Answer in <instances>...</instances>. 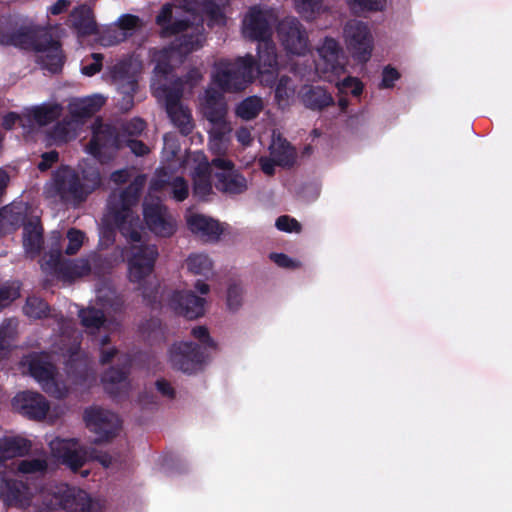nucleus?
Returning <instances> with one entry per match:
<instances>
[{
    "mask_svg": "<svg viewBox=\"0 0 512 512\" xmlns=\"http://www.w3.org/2000/svg\"><path fill=\"white\" fill-rule=\"evenodd\" d=\"M0 44L36 53L35 62L51 74L62 71L66 56L62 44L45 28L20 26L8 17H0Z\"/></svg>",
    "mask_w": 512,
    "mask_h": 512,
    "instance_id": "f257e3e1",
    "label": "nucleus"
},
{
    "mask_svg": "<svg viewBox=\"0 0 512 512\" xmlns=\"http://www.w3.org/2000/svg\"><path fill=\"white\" fill-rule=\"evenodd\" d=\"M143 189V181L135 179L120 193H111L107 208L120 234L131 243L141 241L142 222L132 210L137 205Z\"/></svg>",
    "mask_w": 512,
    "mask_h": 512,
    "instance_id": "f03ea898",
    "label": "nucleus"
},
{
    "mask_svg": "<svg viewBox=\"0 0 512 512\" xmlns=\"http://www.w3.org/2000/svg\"><path fill=\"white\" fill-rule=\"evenodd\" d=\"M256 60L251 54L234 60L222 59L216 64L213 81L222 92L236 93L253 82Z\"/></svg>",
    "mask_w": 512,
    "mask_h": 512,
    "instance_id": "7ed1b4c3",
    "label": "nucleus"
},
{
    "mask_svg": "<svg viewBox=\"0 0 512 512\" xmlns=\"http://www.w3.org/2000/svg\"><path fill=\"white\" fill-rule=\"evenodd\" d=\"M139 70L131 60H122L111 69V76L122 94L118 107L122 112L130 111L134 106V95L138 90Z\"/></svg>",
    "mask_w": 512,
    "mask_h": 512,
    "instance_id": "20e7f679",
    "label": "nucleus"
},
{
    "mask_svg": "<svg viewBox=\"0 0 512 512\" xmlns=\"http://www.w3.org/2000/svg\"><path fill=\"white\" fill-rule=\"evenodd\" d=\"M50 503L53 509L66 512H101L99 505L86 491L67 484L56 487Z\"/></svg>",
    "mask_w": 512,
    "mask_h": 512,
    "instance_id": "39448f33",
    "label": "nucleus"
},
{
    "mask_svg": "<svg viewBox=\"0 0 512 512\" xmlns=\"http://www.w3.org/2000/svg\"><path fill=\"white\" fill-rule=\"evenodd\" d=\"M343 36L352 57L366 63L373 50V37L368 25L360 20H349L344 26Z\"/></svg>",
    "mask_w": 512,
    "mask_h": 512,
    "instance_id": "423d86ee",
    "label": "nucleus"
},
{
    "mask_svg": "<svg viewBox=\"0 0 512 512\" xmlns=\"http://www.w3.org/2000/svg\"><path fill=\"white\" fill-rule=\"evenodd\" d=\"M83 418L86 427L95 434V443L112 440L121 428L120 419L115 413L99 407L85 409Z\"/></svg>",
    "mask_w": 512,
    "mask_h": 512,
    "instance_id": "0eeeda50",
    "label": "nucleus"
},
{
    "mask_svg": "<svg viewBox=\"0 0 512 512\" xmlns=\"http://www.w3.org/2000/svg\"><path fill=\"white\" fill-rule=\"evenodd\" d=\"M88 152L95 158L101 159L108 154L123 148L118 128L96 119L92 125V137L88 143Z\"/></svg>",
    "mask_w": 512,
    "mask_h": 512,
    "instance_id": "6e6552de",
    "label": "nucleus"
},
{
    "mask_svg": "<svg viewBox=\"0 0 512 512\" xmlns=\"http://www.w3.org/2000/svg\"><path fill=\"white\" fill-rule=\"evenodd\" d=\"M207 353L200 345L185 341L174 343L169 350V359L174 369L194 374L202 369Z\"/></svg>",
    "mask_w": 512,
    "mask_h": 512,
    "instance_id": "1a4fd4ad",
    "label": "nucleus"
},
{
    "mask_svg": "<svg viewBox=\"0 0 512 512\" xmlns=\"http://www.w3.org/2000/svg\"><path fill=\"white\" fill-rule=\"evenodd\" d=\"M158 256V247L154 244L132 245L127 258L129 280L140 283L149 276Z\"/></svg>",
    "mask_w": 512,
    "mask_h": 512,
    "instance_id": "9d476101",
    "label": "nucleus"
},
{
    "mask_svg": "<svg viewBox=\"0 0 512 512\" xmlns=\"http://www.w3.org/2000/svg\"><path fill=\"white\" fill-rule=\"evenodd\" d=\"M227 111L228 107L223 94L214 89L206 90L203 114L214 126L213 136L215 139L222 140L230 131L226 121Z\"/></svg>",
    "mask_w": 512,
    "mask_h": 512,
    "instance_id": "9b49d317",
    "label": "nucleus"
},
{
    "mask_svg": "<svg viewBox=\"0 0 512 512\" xmlns=\"http://www.w3.org/2000/svg\"><path fill=\"white\" fill-rule=\"evenodd\" d=\"M211 166L221 170L215 173V187L217 190L231 195L242 194L247 190L246 178L234 169L232 160L216 157L212 159Z\"/></svg>",
    "mask_w": 512,
    "mask_h": 512,
    "instance_id": "f8f14e48",
    "label": "nucleus"
},
{
    "mask_svg": "<svg viewBox=\"0 0 512 512\" xmlns=\"http://www.w3.org/2000/svg\"><path fill=\"white\" fill-rule=\"evenodd\" d=\"M277 33L284 49L291 54L304 55L308 48V36L300 21L286 17L277 26Z\"/></svg>",
    "mask_w": 512,
    "mask_h": 512,
    "instance_id": "ddd939ff",
    "label": "nucleus"
},
{
    "mask_svg": "<svg viewBox=\"0 0 512 512\" xmlns=\"http://www.w3.org/2000/svg\"><path fill=\"white\" fill-rule=\"evenodd\" d=\"M143 217L148 229L158 237L170 238L176 232V222L162 204H146Z\"/></svg>",
    "mask_w": 512,
    "mask_h": 512,
    "instance_id": "4468645a",
    "label": "nucleus"
},
{
    "mask_svg": "<svg viewBox=\"0 0 512 512\" xmlns=\"http://www.w3.org/2000/svg\"><path fill=\"white\" fill-rule=\"evenodd\" d=\"M47 264L53 268L55 273L64 281L72 282L77 278L90 274L87 256L77 259H62L60 250L52 251Z\"/></svg>",
    "mask_w": 512,
    "mask_h": 512,
    "instance_id": "2eb2a0df",
    "label": "nucleus"
},
{
    "mask_svg": "<svg viewBox=\"0 0 512 512\" xmlns=\"http://www.w3.org/2000/svg\"><path fill=\"white\" fill-rule=\"evenodd\" d=\"M12 407L15 411L28 419L42 420L46 417L50 405L42 394L32 391H23L12 399Z\"/></svg>",
    "mask_w": 512,
    "mask_h": 512,
    "instance_id": "dca6fc26",
    "label": "nucleus"
},
{
    "mask_svg": "<svg viewBox=\"0 0 512 512\" xmlns=\"http://www.w3.org/2000/svg\"><path fill=\"white\" fill-rule=\"evenodd\" d=\"M243 36L258 43L270 40L272 30L266 12L259 7H251L243 20Z\"/></svg>",
    "mask_w": 512,
    "mask_h": 512,
    "instance_id": "f3484780",
    "label": "nucleus"
},
{
    "mask_svg": "<svg viewBox=\"0 0 512 512\" xmlns=\"http://www.w3.org/2000/svg\"><path fill=\"white\" fill-rule=\"evenodd\" d=\"M173 309L189 320L204 315L206 300L192 291H175L170 300Z\"/></svg>",
    "mask_w": 512,
    "mask_h": 512,
    "instance_id": "a211bd4d",
    "label": "nucleus"
},
{
    "mask_svg": "<svg viewBox=\"0 0 512 512\" xmlns=\"http://www.w3.org/2000/svg\"><path fill=\"white\" fill-rule=\"evenodd\" d=\"M0 498L6 506L25 508L30 505V489L21 480L6 479L0 484Z\"/></svg>",
    "mask_w": 512,
    "mask_h": 512,
    "instance_id": "6ab92c4d",
    "label": "nucleus"
},
{
    "mask_svg": "<svg viewBox=\"0 0 512 512\" xmlns=\"http://www.w3.org/2000/svg\"><path fill=\"white\" fill-rule=\"evenodd\" d=\"M188 229L199 236L205 242H216L219 240L223 229L220 223L203 214H191L186 218Z\"/></svg>",
    "mask_w": 512,
    "mask_h": 512,
    "instance_id": "aec40b11",
    "label": "nucleus"
},
{
    "mask_svg": "<svg viewBox=\"0 0 512 512\" xmlns=\"http://www.w3.org/2000/svg\"><path fill=\"white\" fill-rule=\"evenodd\" d=\"M23 364L28 367L29 374L43 385L55 384L54 365L45 353H30L24 357Z\"/></svg>",
    "mask_w": 512,
    "mask_h": 512,
    "instance_id": "412c9836",
    "label": "nucleus"
},
{
    "mask_svg": "<svg viewBox=\"0 0 512 512\" xmlns=\"http://www.w3.org/2000/svg\"><path fill=\"white\" fill-rule=\"evenodd\" d=\"M66 372L77 385L89 386L96 380V373L88 358L76 352H73L67 360Z\"/></svg>",
    "mask_w": 512,
    "mask_h": 512,
    "instance_id": "4be33fe9",
    "label": "nucleus"
},
{
    "mask_svg": "<svg viewBox=\"0 0 512 512\" xmlns=\"http://www.w3.org/2000/svg\"><path fill=\"white\" fill-rule=\"evenodd\" d=\"M69 23L81 37L91 36L98 31L93 11L87 5L75 7L69 15Z\"/></svg>",
    "mask_w": 512,
    "mask_h": 512,
    "instance_id": "5701e85b",
    "label": "nucleus"
},
{
    "mask_svg": "<svg viewBox=\"0 0 512 512\" xmlns=\"http://www.w3.org/2000/svg\"><path fill=\"white\" fill-rule=\"evenodd\" d=\"M318 53L324 62L326 72L338 74L343 70L342 49L335 39L326 37Z\"/></svg>",
    "mask_w": 512,
    "mask_h": 512,
    "instance_id": "b1692460",
    "label": "nucleus"
},
{
    "mask_svg": "<svg viewBox=\"0 0 512 512\" xmlns=\"http://www.w3.org/2000/svg\"><path fill=\"white\" fill-rule=\"evenodd\" d=\"M55 189L63 201L73 200L78 203L85 201L87 195L90 193L85 184L82 183L76 175L71 176L67 180L57 178L55 181Z\"/></svg>",
    "mask_w": 512,
    "mask_h": 512,
    "instance_id": "393cba45",
    "label": "nucleus"
},
{
    "mask_svg": "<svg viewBox=\"0 0 512 512\" xmlns=\"http://www.w3.org/2000/svg\"><path fill=\"white\" fill-rule=\"evenodd\" d=\"M32 448L30 440L21 436H4L0 438V462L23 457L29 454Z\"/></svg>",
    "mask_w": 512,
    "mask_h": 512,
    "instance_id": "a878e982",
    "label": "nucleus"
},
{
    "mask_svg": "<svg viewBox=\"0 0 512 512\" xmlns=\"http://www.w3.org/2000/svg\"><path fill=\"white\" fill-rule=\"evenodd\" d=\"M301 100L303 105L313 111H322L334 105L332 95L323 87L307 86L303 89Z\"/></svg>",
    "mask_w": 512,
    "mask_h": 512,
    "instance_id": "bb28decb",
    "label": "nucleus"
},
{
    "mask_svg": "<svg viewBox=\"0 0 512 512\" xmlns=\"http://www.w3.org/2000/svg\"><path fill=\"white\" fill-rule=\"evenodd\" d=\"M26 219L22 207L7 205L0 209V236L20 228Z\"/></svg>",
    "mask_w": 512,
    "mask_h": 512,
    "instance_id": "cd10ccee",
    "label": "nucleus"
},
{
    "mask_svg": "<svg viewBox=\"0 0 512 512\" xmlns=\"http://www.w3.org/2000/svg\"><path fill=\"white\" fill-rule=\"evenodd\" d=\"M271 87H274V101L279 109L284 110L290 106L296 91V86L291 77L282 75L274 79Z\"/></svg>",
    "mask_w": 512,
    "mask_h": 512,
    "instance_id": "c85d7f7f",
    "label": "nucleus"
},
{
    "mask_svg": "<svg viewBox=\"0 0 512 512\" xmlns=\"http://www.w3.org/2000/svg\"><path fill=\"white\" fill-rule=\"evenodd\" d=\"M183 81L181 78L175 79L169 85L163 84L154 90V96L164 99L166 112L181 105L183 96Z\"/></svg>",
    "mask_w": 512,
    "mask_h": 512,
    "instance_id": "c756f323",
    "label": "nucleus"
},
{
    "mask_svg": "<svg viewBox=\"0 0 512 512\" xmlns=\"http://www.w3.org/2000/svg\"><path fill=\"white\" fill-rule=\"evenodd\" d=\"M258 61H256V72L266 74L270 69H274L278 65V57L276 47L272 40H266L258 43Z\"/></svg>",
    "mask_w": 512,
    "mask_h": 512,
    "instance_id": "7c9ffc66",
    "label": "nucleus"
},
{
    "mask_svg": "<svg viewBox=\"0 0 512 512\" xmlns=\"http://www.w3.org/2000/svg\"><path fill=\"white\" fill-rule=\"evenodd\" d=\"M23 244L25 249L31 253H39L43 244V228L38 222H24Z\"/></svg>",
    "mask_w": 512,
    "mask_h": 512,
    "instance_id": "2f4dec72",
    "label": "nucleus"
},
{
    "mask_svg": "<svg viewBox=\"0 0 512 512\" xmlns=\"http://www.w3.org/2000/svg\"><path fill=\"white\" fill-rule=\"evenodd\" d=\"M212 192L209 166H198L193 175V194L200 200L206 199Z\"/></svg>",
    "mask_w": 512,
    "mask_h": 512,
    "instance_id": "473e14b6",
    "label": "nucleus"
},
{
    "mask_svg": "<svg viewBox=\"0 0 512 512\" xmlns=\"http://www.w3.org/2000/svg\"><path fill=\"white\" fill-rule=\"evenodd\" d=\"M168 117L171 122L179 129V132L187 136L189 135L193 128V119L190 111L187 108H184L182 105L167 111Z\"/></svg>",
    "mask_w": 512,
    "mask_h": 512,
    "instance_id": "72a5a7b5",
    "label": "nucleus"
},
{
    "mask_svg": "<svg viewBox=\"0 0 512 512\" xmlns=\"http://www.w3.org/2000/svg\"><path fill=\"white\" fill-rule=\"evenodd\" d=\"M78 316L82 326L91 332L100 329L106 321L104 312L95 307L81 309Z\"/></svg>",
    "mask_w": 512,
    "mask_h": 512,
    "instance_id": "f704fd0d",
    "label": "nucleus"
},
{
    "mask_svg": "<svg viewBox=\"0 0 512 512\" xmlns=\"http://www.w3.org/2000/svg\"><path fill=\"white\" fill-rule=\"evenodd\" d=\"M262 108V100L257 96H250L237 105L236 115L243 120L249 121L256 118Z\"/></svg>",
    "mask_w": 512,
    "mask_h": 512,
    "instance_id": "c9c22d12",
    "label": "nucleus"
},
{
    "mask_svg": "<svg viewBox=\"0 0 512 512\" xmlns=\"http://www.w3.org/2000/svg\"><path fill=\"white\" fill-rule=\"evenodd\" d=\"M174 48L181 54H189L202 46V35L184 33L174 42Z\"/></svg>",
    "mask_w": 512,
    "mask_h": 512,
    "instance_id": "e433bc0d",
    "label": "nucleus"
},
{
    "mask_svg": "<svg viewBox=\"0 0 512 512\" xmlns=\"http://www.w3.org/2000/svg\"><path fill=\"white\" fill-rule=\"evenodd\" d=\"M87 262H89L90 273H93L96 277H103L111 273V260L102 254L96 252L89 254Z\"/></svg>",
    "mask_w": 512,
    "mask_h": 512,
    "instance_id": "4c0bfd02",
    "label": "nucleus"
},
{
    "mask_svg": "<svg viewBox=\"0 0 512 512\" xmlns=\"http://www.w3.org/2000/svg\"><path fill=\"white\" fill-rule=\"evenodd\" d=\"M187 267L195 275H207L212 270V260L206 254H192L187 260Z\"/></svg>",
    "mask_w": 512,
    "mask_h": 512,
    "instance_id": "58836bf2",
    "label": "nucleus"
},
{
    "mask_svg": "<svg viewBox=\"0 0 512 512\" xmlns=\"http://www.w3.org/2000/svg\"><path fill=\"white\" fill-rule=\"evenodd\" d=\"M59 116L57 105H43L35 107L31 112L32 119L40 126L54 122Z\"/></svg>",
    "mask_w": 512,
    "mask_h": 512,
    "instance_id": "ea45409f",
    "label": "nucleus"
},
{
    "mask_svg": "<svg viewBox=\"0 0 512 512\" xmlns=\"http://www.w3.org/2000/svg\"><path fill=\"white\" fill-rule=\"evenodd\" d=\"M25 315L34 319L46 317L49 313V305L39 297H28L23 307Z\"/></svg>",
    "mask_w": 512,
    "mask_h": 512,
    "instance_id": "a19ab883",
    "label": "nucleus"
},
{
    "mask_svg": "<svg viewBox=\"0 0 512 512\" xmlns=\"http://www.w3.org/2000/svg\"><path fill=\"white\" fill-rule=\"evenodd\" d=\"M145 128L146 122L139 117H135L129 121L122 123L118 131L123 142L128 139H133L134 137L140 136L145 130Z\"/></svg>",
    "mask_w": 512,
    "mask_h": 512,
    "instance_id": "79ce46f5",
    "label": "nucleus"
},
{
    "mask_svg": "<svg viewBox=\"0 0 512 512\" xmlns=\"http://www.w3.org/2000/svg\"><path fill=\"white\" fill-rule=\"evenodd\" d=\"M129 370L123 367L111 366L102 375V382L110 393L109 385L122 384L128 379Z\"/></svg>",
    "mask_w": 512,
    "mask_h": 512,
    "instance_id": "37998d69",
    "label": "nucleus"
},
{
    "mask_svg": "<svg viewBox=\"0 0 512 512\" xmlns=\"http://www.w3.org/2000/svg\"><path fill=\"white\" fill-rule=\"evenodd\" d=\"M15 331L9 324L0 327V361L7 359L12 350Z\"/></svg>",
    "mask_w": 512,
    "mask_h": 512,
    "instance_id": "c03bdc74",
    "label": "nucleus"
},
{
    "mask_svg": "<svg viewBox=\"0 0 512 512\" xmlns=\"http://www.w3.org/2000/svg\"><path fill=\"white\" fill-rule=\"evenodd\" d=\"M102 104H103V101L101 100V98H98L97 100H94V99L83 100L75 106L73 114L80 118L91 117L94 113H96L100 109Z\"/></svg>",
    "mask_w": 512,
    "mask_h": 512,
    "instance_id": "a18cd8bd",
    "label": "nucleus"
},
{
    "mask_svg": "<svg viewBox=\"0 0 512 512\" xmlns=\"http://www.w3.org/2000/svg\"><path fill=\"white\" fill-rule=\"evenodd\" d=\"M347 4L355 13L364 11H380L384 0H347Z\"/></svg>",
    "mask_w": 512,
    "mask_h": 512,
    "instance_id": "49530a36",
    "label": "nucleus"
},
{
    "mask_svg": "<svg viewBox=\"0 0 512 512\" xmlns=\"http://www.w3.org/2000/svg\"><path fill=\"white\" fill-rule=\"evenodd\" d=\"M85 234L81 230L71 228L67 232L68 245L65 248L67 255H75L83 245Z\"/></svg>",
    "mask_w": 512,
    "mask_h": 512,
    "instance_id": "de8ad7c7",
    "label": "nucleus"
},
{
    "mask_svg": "<svg viewBox=\"0 0 512 512\" xmlns=\"http://www.w3.org/2000/svg\"><path fill=\"white\" fill-rule=\"evenodd\" d=\"M62 462L73 471L79 470L85 464L84 455L78 450L66 449L63 451Z\"/></svg>",
    "mask_w": 512,
    "mask_h": 512,
    "instance_id": "09e8293b",
    "label": "nucleus"
},
{
    "mask_svg": "<svg viewBox=\"0 0 512 512\" xmlns=\"http://www.w3.org/2000/svg\"><path fill=\"white\" fill-rule=\"evenodd\" d=\"M191 334L200 342L201 348L207 353V349L215 350L216 342L211 338L207 327L197 326L191 331Z\"/></svg>",
    "mask_w": 512,
    "mask_h": 512,
    "instance_id": "8fccbe9b",
    "label": "nucleus"
},
{
    "mask_svg": "<svg viewBox=\"0 0 512 512\" xmlns=\"http://www.w3.org/2000/svg\"><path fill=\"white\" fill-rule=\"evenodd\" d=\"M339 91L342 94H351L354 97H359L363 92V84L359 79L348 76L341 81Z\"/></svg>",
    "mask_w": 512,
    "mask_h": 512,
    "instance_id": "3c124183",
    "label": "nucleus"
},
{
    "mask_svg": "<svg viewBox=\"0 0 512 512\" xmlns=\"http://www.w3.org/2000/svg\"><path fill=\"white\" fill-rule=\"evenodd\" d=\"M46 469V461L38 458L22 460L18 465V470L23 474L44 472Z\"/></svg>",
    "mask_w": 512,
    "mask_h": 512,
    "instance_id": "603ef678",
    "label": "nucleus"
},
{
    "mask_svg": "<svg viewBox=\"0 0 512 512\" xmlns=\"http://www.w3.org/2000/svg\"><path fill=\"white\" fill-rule=\"evenodd\" d=\"M275 226L278 230L288 233H300L302 230L301 224L289 215H281L276 219Z\"/></svg>",
    "mask_w": 512,
    "mask_h": 512,
    "instance_id": "864d4df0",
    "label": "nucleus"
},
{
    "mask_svg": "<svg viewBox=\"0 0 512 512\" xmlns=\"http://www.w3.org/2000/svg\"><path fill=\"white\" fill-rule=\"evenodd\" d=\"M322 2L323 0H295V7L299 13L311 17L321 10Z\"/></svg>",
    "mask_w": 512,
    "mask_h": 512,
    "instance_id": "5fc2aeb1",
    "label": "nucleus"
},
{
    "mask_svg": "<svg viewBox=\"0 0 512 512\" xmlns=\"http://www.w3.org/2000/svg\"><path fill=\"white\" fill-rule=\"evenodd\" d=\"M173 198L178 201H184L189 194V187L187 181L183 177H176L171 182Z\"/></svg>",
    "mask_w": 512,
    "mask_h": 512,
    "instance_id": "6e6d98bb",
    "label": "nucleus"
},
{
    "mask_svg": "<svg viewBox=\"0 0 512 512\" xmlns=\"http://www.w3.org/2000/svg\"><path fill=\"white\" fill-rule=\"evenodd\" d=\"M191 23L186 19H177L175 21H171L167 26L164 27L162 31L163 36H174L177 34L187 33L188 28H190Z\"/></svg>",
    "mask_w": 512,
    "mask_h": 512,
    "instance_id": "4d7b16f0",
    "label": "nucleus"
},
{
    "mask_svg": "<svg viewBox=\"0 0 512 512\" xmlns=\"http://www.w3.org/2000/svg\"><path fill=\"white\" fill-rule=\"evenodd\" d=\"M91 58L93 60L91 63L83 64L81 67L82 74L88 77L94 76L101 71L104 56L101 53H92Z\"/></svg>",
    "mask_w": 512,
    "mask_h": 512,
    "instance_id": "13d9d810",
    "label": "nucleus"
},
{
    "mask_svg": "<svg viewBox=\"0 0 512 512\" xmlns=\"http://www.w3.org/2000/svg\"><path fill=\"white\" fill-rule=\"evenodd\" d=\"M276 160H273V159H270V158H261L259 163H260V167H261V170L266 174V175H273L275 173V166L276 165H290V160H285L283 158H280L277 154H276V151L273 152Z\"/></svg>",
    "mask_w": 512,
    "mask_h": 512,
    "instance_id": "bf43d9fd",
    "label": "nucleus"
},
{
    "mask_svg": "<svg viewBox=\"0 0 512 512\" xmlns=\"http://www.w3.org/2000/svg\"><path fill=\"white\" fill-rule=\"evenodd\" d=\"M242 289L237 284H231L227 290V305L230 310H237L241 305Z\"/></svg>",
    "mask_w": 512,
    "mask_h": 512,
    "instance_id": "052dcab7",
    "label": "nucleus"
},
{
    "mask_svg": "<svg viewBox=\"0 0 512 512\" xmlns=\"http://www.w3.org/2000/svg\"><path fill=\"white\" fill-rule=\"evenodd\" d=\"M83 179L87 182L84 184L90 193L101 185V175L97 169L84 170Z\"/></svg>",
    "mask_w": 512,
    "mask_h": 512,
    "instance_id": "680f3d73",
    "label": "nucleus"
},
{
    "mask_svg": "<svg viewBox=\"0 0 512 512\" xmlns=\"http://www.w3.org/2000/svg\"><path fill=\"white\" fill-rule=\"evenodd\" d=\"M19 289L4 285L0 287V310L19 297Z\"/></svg>",
    "mask_w": 512,
    "mask_h": 512,
    "instance_id": "e2e57ef3",
    "label": "nucleus"
},
{
    "mask_svg": "<svg viewBox=\"0 0 512 512\" xmlns=\"http://www.w3.org/2000/svg\"><path fill=\"white\" fill-rule=\"evenodd\" d=\"M399 78L400 73L398 70L388 65L383 69L380 87L392 88L394 87L395 81H397Z\"/></svg>",
    "mask_w": 512,
    "mask_h": 512,
    "instance_id": "0e129e2a",
    "label": "nucleus"
},
{
    "mask_svg": "<svg viewBox=\"0 0 512 512\" xmlns=\"http://www.w3.org/2000/svg\"><path fill=\"white\" fill-rule=\"evenodd\" d=\"M48 135L57 144L66 143L69 140V129L66 125L57 123Z\"/></svg>",
    "mask_w": 512,
    "mask_h": 512,
    "instance_id": "69168bd1",
    "label": "nucleus"
},
{
    "mask_svg": "<svg viewBox=\"0 0 512 512\" xmlns=\"http://www.w3.org/2000/svg\"><path fill=\"white\" fill-rule=\"evenodd\" d=\"M124 147H128L134 155L139 157L145 156L150 152L149 147L143 141L135 138L123 141Z\"/></svg>",
    "mask_w": 512,
    "mask_h": 512,
    "instance_id": "338daca9",
    "label": "nucleus"
},
{
    "mask_svg": "<svg viewBox=\"0 0 512 512\" xmlns=\"http://www.w3.org/2000/svg\"><path fill=\"white\" fill-rule=\"evenodd\" d=\"M59 160V153L56 150L45 152L41 155V161L37 167L41 172H45L50 169Z\"/></svg>",
    "mask_w": 512,
    "mask_h": 512,
    "instance_id": "774afa93",
    "label": "nucleus"
}]
</instances>
